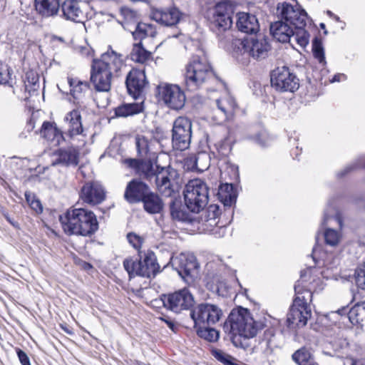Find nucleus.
<instances>
[{
  "mask_svg": "<svg viewBox=\"0 0 365 365\" xmlns=\"http://www.w3.org/2000/svg\"><path fill=\"white\" fill-rule=\"evenodd\" d=\"M25 197L27 203L32 210H34L36 213H41L42 212L43 207L41 203L33 193L26 192Z\"/></svg>",
  "mask_w": 365,
  "mask_h": 365,
  "instance_id": "obj_49",
  "label": "nucleus"
},
{
  "mask_svg": "<svg viewBox=\"0 0 365 365\" xmlns=\"http://www.w3.org/2000/svg\"><path fill=\"white\" fill-rule=\"evenodd\" d=\"M178 174L177 171L170 167L162 168L156 175H154L155 184L159 192L166 196H170L175 187L178 184Z\"/></svg>",
  "mask_w": 365,
  "mask_h": 365,
  "instance_id": "obj_15",
  "label": "nucleus"
},
{
  "mask_svg": "<svg viewBox=\"0 0 365 365\" xmlns=\"http://www.w3.org/2000/svg\"><path fill=\"white\" fill-rule=\"evenodd\" d=\"M157 89L159 98L169 108L178 110L184 107L185 94L178 85L163 83L160 84Z\"/></svg>",
  "mask_w": 365,
  "mask_h": 365,
  "instance_id": "obj_9",
  "label": "nucleus"
},
{
  "mask_svg": "<svg viewBox=\"0 0 365 365\" xmlns=\"http://www.w3.org/2000/svg\"><path fill=\"white\" fill-rule=\"evenodd\" d=\"M123 66L122 55L113 50L103 53L100 59L94 60L91 72V82L94 88L99 92H108L113 78L119 75Z\"/></svg>",
  "mask_w": 365,
  "mask_h": 365,
  "instance_id": "obj_2",
  "label": "nucleus"
},
{
  "mask_svg": "<svg viewBox=\"0 0 365 365\" xmlns=\"http://www.w3.org/2000/svg\"><path fill=\"white\" fill-rule=\"evenodd\" d=\"M346 79V75L344 73H337L334 75L332 79L330 81L331 83L339 82L341 81H345Z\"/></svg>",
  "mask_w": 365,
  "mask_h": 365,
  "instance_id": "obj_59",
  "label": "nucleus"
},
{
  "mask_svg": "<svg viewBox=\"0 0 365 365\" xmlns=\"http://www.w3.org/2000/svg\"><path fill=\"white\" fill-rule=\"evenodd\" d=\"M277 11L282 19L294 27L307 25V14L297 3L294 4L288 2L279 3Z\"/></svg>",
  "mask_w": 365,
  "mask_h": 365,
  "instance_id": "obj_14",
  "label": "nucleus"
},
{
  "mask_svg": "<svg viewBox=\"0 0 365 365\" xmlns=\"http://www.w3.org/2000/svg\"><path fill=\"white\" fill-rule=\"evenodd\" d=\"M233 9L234 4L230 0H222L215 4L209 16L210 26L213 32L220 35L231 28Z\"/></svg>",
  "mask_w": 365,
  "mask_h": 365,
  "instance_id": "obj_7",
  "label": "nucleus"
},
{
  "mask_svg": "<svg viewBox=\"0 0 365 365\" xmlns=\"http://www.w3.org/2000/svg\"><path fill=\"white\" fill-rule=\"evenodd\" d=\"M187 207L193 212H199L208 202V187L204 181L196 178L190 180L184 190Z\"/></svg>",
  "mask_w": 365,
  "mask_h": 365,
  "instance_id": "obj_6",
  "label": "nucleus"
},
{
  "mask_svg": "<svg viewBox=\"0 0 365 365\" xmlns=\"http://www.w3.org/2000/svg\"><path fill=\"white\" fill-rule=\"evenodd\" d=\"M143 201L145 210L150 213H158L163 207L161 200L153 193L149 192Z\"/></svg>",
  "mask_w": 365,
  "mask_h": 365,
  "instance_id": "obj_37",
  "label": "nucleus"
},
{
  "mask_svg": "<svg viewBox=\"0 0 365 365\" xmlns=\"http://www.w3.org/2000/svg\"><path fill=\"white\" fill-rule=\"evenodd\" d=\"M334 212H335V208L334 207H332V206H329L325 210L324 214V218H323V220H322V227L325 226V225L327 224V222L329 220L337 221L339 225V226H341V222L340 219L338 217H334V218H331L330 217Z\"/></svg>",
  "mask_w": 365,
  "mask_h": 365,
  "instance_id": "obj_54",
  "label": "nucleus"
},
{
  "mask_svg": "<svg viewBox=\"0 0 365 365\" xmlns=\"http://www.w3.org/2000/svg\"><path fill=\"white\" fill-rule=\"evenodd\" d=\"M138 269V274L140 277L150 278L156 275L159 272L160 266L154 252L148 251L143 256L140 255Z\"/></svg>",
  "mask_w": 365,
  "mask_h": 365,
  "instance_id": "obj_19",
  "label": "nucleus"
},
{
  "mask_svg": "<svg viewBox=\"0 0 365 365\" xmlns=\"http://www.w3.org/2000/svg\"><path fill=\"white\" fill-rule=\"evenodd\" d=\"M82 4L76 0H66L61 5L63 16L76 22H81L85 17Z\"/></svg>",
  "mask_w": 365,
  "mask_h": 365,
  "instance_id": "obj_24",
  "label": "nucleus"
},
{
  "mask_svg": "<svg viewBox=\"0 0 365 365\" xmlns=\"http://www.w3.org/2000/svg\"><path fill=\"white\" fill-rule=\"evenodd\" d=\"M219 207L216 205H210L202 214V220L204 221V230L213 235L216 237H222L226 232L224 225L217 226L219 221Z\"/></svg>",
  "mask_w": 365,
  "mask_h": 365,
  "instance_id": "obj_17",
  "label": "nucleus"
},
{
  "mask_svg": "<svg viewBox=\"0 0 365 365\" xmlns=\"http://www.w3.org/2000/svg\"><path fill=\"white\" fill-rule=\"evenodd\" d=\"M327 14L331 17V18H333L334 16L335 15L332 11H329V10H327Z\"/></svg>",
  "mask_w": 365,
  "mask_h": 365,
  "instance_id": "obj_63",
  "label": "nucleus"
},
{
  "mask_svg": "<svg viewBox=\"0 0 365 365\" xmlns=\"http://www.w3.org/2000/svg\"><path fill=\"white\" fill-rule=\"evenodd\" d=\"M306 25H299L294 27L293 34L289 42L292 46H299L305 48L309 43L310 34L305 29Z\"/></svg>",
  "mask_w": 365,
  "mask_h": 365,
  "instance_id": "obj_32",
  "label": "nucleus"
},
{
  "mask_svg": "<svg viewBox=\"0 0 365 365\" xmlns=\"http://www.w3.org/2000/svg\"><path fill=\"white\" fill-rule=\"evenodd\" d=\"M56 158L52 161L51 165H63L76 166L78 163V152L75 149L58 150L55 153Z\"/></svg>",
  "mask_w": 365,
  "mask_h": 365,
  "instance_id": "obj_28",
  "label": "nucleus"
},
{
  "mask_svg": "<svg viewBox=\"0 0 365 365\" xmlns=\"http://www.w3.org/2000/svg\"><path fill=\"white\" fill-rule=\"evenodd\" d=\"M180 11L173 8L169 10H155L153 12V19L165 26H173L177 24L180 19Z\"/></svg>",
  "mask_w": 365,
  "mask_h": 365,
  "instance_id": "obj_29",
  "label": "nucleus"
},
{
  "mask_svg": "<svg viewBox=\"0 0 365 365\" xmlns=\"http://www.w3.org/2000/svg\"><path fill=\"white\" fill-rule=\"evenodd\" d=\"M216 103L217 116H215V120L217 123H221L231 117L237 107L235 99L228 94L217 100Z\"/></svg>",
  "mask_w": 365,
  "mask_h": 365,
  "instance_id": "obj_22",
  "label": "nucleus"
},
{
  "mask_svg": "<svg viewBox=\"0 0 365 365\" xmlns=\"http://www.w3.org/2000/svg\"><path fill=\"white\" fill-rule=\"evenodd\" d=\"M172 143L174 149L184 150L189 148L192 135V124L186 117H178L173 123Z\"/></svg>",
  "mask_w": 365,
  "mask_h": 365,
  "instance_id": "obj_10",
  "label": "nucleus"
},
{
  "mask_svg": "<svg viewBox=\"0 0 365 365\" xmlns=\"http://www.w3.org/2000/svg\"><path fill=\"white\" fill-rule=\"evenodd\" d=\"M163 321H164L166 324L168 325V327L173 331H175V323L173 322V321H170V320H168V319H162Z\"/></svg>",
  "mask_w": 365,
  "mask_h": 365,
  "instance_id": "obj_60",
  "label": "nucleus"
},
{
  "mask_svg": "<svg viewBox=\"0 0 365 365\" xmlns=\"http://www.w3.org/2000/svg\"><path fill=\"white\" fill-rule=\"evenodd\" d=\"M81 197L88 204L96 205L105 199V192L98 182H88L81 189Z\"/></svg>",
  "mask_w": 365,
  "mask_h": 365,
  "instance_id": "obj_20",
  "label": "nucleus"
},
{
  "mask_svg": "<svg viewBox=\"0 0 365 365\" xmlns=\"http://www.w3.org/2000/svg\"><path fill=\"white\" fill-rule=\"evenodd\" d=\"M292 359L298 365H318L314 361L313 355L306 348H302L292 354Z\"/></svg>",
  "mask_w": 365,
  "mask_h": 365,
  "instance_id": "obj_36",
  "label": "nucleus"
},
{
  "mask_svg": "<svg viewBox=\"0 0 365 365\" xmlns=\"http://www.w3.org/2000/svg\"><path fill=\"white\" fill-rule=\"evenodd\" d=\"M194 163L196 170L203 172L208 169L210 165V158L205 152L199 153L195 157Z\"/></svg>",
  "mask_w": 365,
  "mask_h": 365,
  "instance_id": "obj_44",
  "label": "nucleus"
},
{
  "mask_svg": "<svg viewBox=\"0 0 365 365\" xmlns=\"http://www.w3.org/2000/svg\"><path fill=\"white\" fill-rule=\"evenodd\" d=\"M212 76V67L206 57L195 55L185 66V83L189 90L195 91Z\"/></svg>",
  "mask_w": 365,
  "mask_h": 365,
  "instance_id": "obj_5",
  "label": "nucleus"
},
{
  "mask_svg": "<svg viewBox=\"0 0 365 365\" xmlns=\"http://www.w3.org/2000/svg\"><path fill=\"white\" fill-rule=\"evenodd\" d=\"M40 134L52 146H58L65 140L63 132L54 122H43Z\"/></svg>",
  "mask_w": 365,
  "mask_h": 365,
  "instance_id": "obj_23",
  "label": "nucleus"
},
{
  "mask_svg": "<svg viewBox=\"0 0 365 365\" xmlns=\"http://www.w3.org/2000/svg\"><path fill=\"white\" fill-rule=\"evenodd\" d=\"M243 54L259 60L267 57L270 46L262 36L245 38L239 47Z\"/></svg>",
  "mask_w": 365,
  "mask_h": 365,
  "instance_id": "obj_13",
  "label": "nucleus"
},
{
  "mask_svg": "<svg viewBox=\"0 0 365 365\" xmlns=\"http://www.w3.org/2000/svg\"><path fill=\"white\" fill-rule=\"evenodd\" d=\"M156 143L155 140L149 139L144 135H137L135 137V145L138 153L143 158H145L150 153H153V146Z\"/></svg>",
  "mask_w": 365,
  "mask_h": 365,
  "instance_id": "obj_33",
  "label": "nucleus"
},
{
  "mask_svg": "<svg viewBox=\"0 0 365 365\" xmlns=\"http://www.w3.org/2000/svg\"><path fill=\"white\" fill-rule=\"evenodd\" d=\"M85 168L84 166H81L78 169L79 172L83 175H85L84 174V171H83V169Z\"/></svg>",
  "mask_w": 365,
  "mask_h": 365,
  "instance_id": "obj_64",
  "label": "nucleus"
},
{
  "mask_svg": "<svg viewBox=\"0 0 365 365\" xmlns=\"http://www.w3.org/2000/svg\"><path fill=\"white\" fill-rule=\"evenodd\" d=\"M151 57V53L145 50L141 42L134 43L130 52L131 59L137 63H144Z\"/></svg>",
  "mask_w": 365,
  "mask_h": 365,
  "instance_id": "obj_38",
  "label": "nucleus"
},
{
  "mask_svg": "<svg viewBox=\"0 0 365 365\" xmlns=\"http://www.w3.org/2000/svg\"><path fill=\"white\" fill-rule=\"evenodd\" d=\"M294 26L283 21H278L271 24L270 32L278 41L289 42L293 34Z\"/></svg>",
  "mask_w": 365,
  "mask_h": 365,
  "instance_id": "obj_27",
  "label": "nucleus"
},
{
  "mask_svg": "<svg viewBox=\"0 0 365 365\" xmlns=\"http://www.w3.org/2000/svg\"><path fill=\"white\" fill-rule=\"evenodd\" d=\"M12 76V69L8 65L0 61V84L12 87L14 81Z\"/></svg>",
  "mask_w": 365,
  "mask_h": 365,
  "instance_id": "obj_41",
  "label": "nucleus"
},
{
  "mask_svg": "<svg viewBox=\"0 0 365 365\" xmlns=\"http://www.w3.org/2000/svg\"><path fill=\"white\" fill-rule=\"evenodd\" d=\"M63 121L66 125V134L70 138L73 139L76 136L83 135L81 115L78 109H73L67 113Z\"/></svg>",
  "mask_w": 365,
  "mask_h": 365,
  "instance_id": "obj_21",
  "label": "nucleus"
},
{
  "mask_svg": "<svg viewBox=\"0 0 365 365\" xmlns=\"http://www.w3.org/2000/svg\"><path fill=\"white\" fill-rule=\"evenodd\" d=\"M266 135L265 133H260L255 137V140L262 145H265L266 141H265Z\"/></svg>",
  "mask_w": 365,
  "mask_h": 365,
  "instance_id": "obj_58",
  "label": "nucleus"
},
{
  "mask_svg": "<svg viewBox=\"0 0 365 365\" xmlns=\"http://www.w3.org/2000/svg\"><path fill=\"white\" fill-rule=\"evenodd\" d=\"M147 83L144 70L133 68L127 75L125 84L128 91L134 98H138Z\"/></svg>",
  "mask_w": 365,
  "mask_h": 365,
  "instance_id": "obj_18",
  "label": "nucleus"
},
{
  "mask_svg": "<svg viewBox=\"0 0 365 365\" xmlns=\"http://www.w3.org/2000/svg\"><path fill=\"white\" fill-rule=\"evenodd\" d=\"M38 76L34 71L31 70L26 73L24 79L25 90L29 93L35 91L38 87Z\"/></svg>",
  "mask_w": 365,
  "mask_h": 365,
  "instance_id": "obj_42",
  "label": "nucleus"
},
{
  "mask_svg": "<svg viewBox=\"0 0 365 365\" xmlns=\"http://www.w3.org/2000/svg\"><path fill=\"white\" fill-rule=\"evenodd\" d=\"M170 263L185 281H192L197 274L198 264L193 255L180 253L170 259Z\"/></svg>",
  "mask_w": 365,
  "mask_h": 365,
  "instance_id": "obj_11",
  "label": "nucleus"
},
{
  "mask_svg": "<svg viewBox=\"0 0 365 365\" xmlns=\"http://www.w3.org/2000/svg\"><path fill=\"white\" fill-rule=\"evenodd\" d=\"M123 267L126 272H128L130 278L134 277L135 276H139L138 261H135L130 257L126 258L123 261Z\"/></svg>",
  "mask_w": 365,
  "mask_h": 365,
  "instance_id": "obj_48",
  "label": "nucleus"
},
{
  "mask_svg": "<svg viewBox=\"0 0 365 365\" xmlns=\"http://www.w3.org/2000/svg\"><path fill=\"white\" fill-rule=\"evenodd\" d=\"M135 39L142 40L146 37H154L156 34L155 27L149 24L138 23L135 29L132 32Z\"/></svg>",
  "mask_w": 365,
  "mask_h": 365,
  "instance_id": "obj_35",
  "label": "nucleus"
},
{
  "mask_svg": "<svg viewBox=\"0 0 365 365\" xmlns=\"http://www.w3.org/2000/svg\"><path fill=\"white\" fill-rule=\"evenodd\" d=\"M365 168V155L359 157L356 160V162L354 163V165L346 167L345 168L344 171L346 173H348L354 168Z\"/></svg>",
  "mask_w": 365,
  "mask_h": 365,
  "instance_id": "obj_55",
  "label": "nucleus"
},
{
  "mask_svg": "<svg viewBox=\"0 0 365 365\" xmlns=\"http://www.w3.org/2000/svg\"><path fill=\"white\" fill-rule=\"evenodd\" d=\"M164 305L175 312L188 309L193 304V297L190 292L183 289L163 298Z\"/></svg>",
  "mask_w": 365,
  "mask_h": 365,
  "instance_id": "obj_16",
  "label": "nucleus"
},
{
  "mask_svg": "<svg viewBox=\"0 0 365 365\" xmlns=\"http://www.w3.org/2000/svg\"><path fill=\"white\" fill-rule=\"evenodd\" d=\"M59 220L68 235L90 236L98 229L96 215L83 208L68 210L64 215L60 216Z\"/></svg>",
  "mask_w": 365,
  "mask_h": 365,
  "instance_id": "obj_4",
  "label": "nucleus"
},
{
  "mask_svg": "<svg viewBox=\"0 0 365 365\" xmlns=\"http://www.w3.org/2000/svg\"><path fill=\"white\" fill-rule=\"evenodd\" d=\"M222 316V309L218 306L210 303H201L195 307L190 312V317L196 328L214 325Z\"/></svg>",
  "mask_w": 365,
  "mask_h": 365,
  "instance_id": "obj_8",
  "label": "nucleus"
},
{
  "mask_svg": "<svg viewBox=\"0 0 365 365\" xmlns=\"http://www.w3.org/2000/svg\"><path fill=\"white\" fill-rule=\"evenodd\" d=\"M228 319L233 344L245 350L250 346L247 341H242L240 338L242 337L245 340L253 338L264 326L262 322L255 321L250 311L242 307L232 310Z\"/></svg>",
  "mask_w": 365,
  "mask_h": 365,
  "instance_id": "obj_3",
  "label": "nucleus"
},
{
  "mask_svg": "<svg viewBox=\"0 0 365 365\" xmlns=\"http://www.w3.org/2000/svg\"><path fill=\"white\" fill-rule=\"evenodd\" d=\"M210 326L197 327V333L200 337L208 341H216L219 339V332L215 329L210 328Z\"/></svg>",
  "mask_w": 365,
  "mask_h": 365,
  "instance_id": "obj_43",
  "label": "nucleus"
},
{
  "mask_svg": "<svg viewBox=\"0 0 365 365\" xmlns=\"http://www.w3.org/2000/svg\"><path fill=\"white\" fill-rule=\"evenodd\" d=\"M341 233L331 228H326L324 231V237L327 245L331 247L336 246L341 240Z\"/></svg>",
  "mask_w": 365,
  "mask_h": 365,
  "instance_id": "obj_46",
  "label": "nucleus"
},
{
  "mask_svg": "<svg viewBox=\"0 0 365 365\" xmlns=\"http://www.w3.org/2000/svg\"><path fill=\"white\" fill-rule=\"evenodd\" d=\"M312 256L317 267L302 272L300 279L294 285L296 297L287 319L292 329L304 327L312 316L309 304L312 300V292L324 287L318 274L327 279H336L338 274L339 259L335 254L314 247Z\"/></svg>",
  "mask_w": 365,
  "mask_h": 365,
  "instance_id": "obj_1",
  "label": "nucleus"
},
{
  "mask_svg": "<svg viewBox=\"0 0 365 365\" xmlns=\"http://www.w3.org/2000/svg\"><path fill=\"white\" fill-rule=\"evenodd\" d=\"M19 359L22 365H31L27 354L21 349L16 351Z\"/></svg>",
  "mask_w": 365,
  "mask_h": 365,
  "instance_id": "obj_56",
  "label": "nucleus"
},
{
  "mask_svg": "<svg viewBox=\"0 0 365 365\" xmlns=\"http://www.w3.org/2000/svg\"><path fill=\"white\" fill-rule=\"evenodd\" d=\"M170 214L173 220L185 222L192 221L190 214L183 210L181 205L173 204L170 206Z\"/></svg>",
  "mask_w": 365,
  "mask_h": 365,
  "instance_id": "obj_40",
  "label": "nucleus"
},
{
  "mask_svg": "<svg viewBox=\"0 0 365 365\" xmlns=\"http://www.w3.org/2000/svg\"><path fill=\"white\" fill-rule=\"evenodd\" d=\"M271 83L279 91L294 92L299 87V79L287 66L277 67L272 71Z\"/></svg>",
  "mask_w": 365,
  "mask_h": 365,
  "instance_id": "obj_12",
  "label": "nucleus"
},
{
  "mask_svg": "<svg viewBox=\"0 0 365 365\" xmlns=\"http://www.w3.org/2000/svg\"><path fill=\"white\" fill-rule=\"evenodd\" d=\"M67 80L70 86L71 95L76 99L82 98L88 90V83L72 77H68Z\"/></svg>",
  "mask_w": 365,
  "mask_h": 365,
  "instance_id": "obj_34",
  "label": "nucleus"
},
{
  "mask_svg": "<svg viewBox=\"0 0 365 365\" xmlns=\"http://www.w3.org/2000/svg\"><path fill=\"white\" fill-rule=\"evenodd\" d=\"M143 110V105L140 103H128L118 106L115 109V115L118 117H127Z\"/></svg>",
  "mask_w": 365,
  "mask_h": 365,
  "instance_id": "obj_39",
  "label": "nucleus"
},
{
  "mask_svg": "<svg viewBox=\"0 0 365 365\" xmlns=\"http://www.w3.org/2000/svg\"><path fill=\"white\" fill-rule=\"evenodd\" d=\"M312 52L314 58L322 65L326 64L324 50L321 39L314 38L312 41Z\"/></svg>",
  "mask_w": 365,
  "mask_h": 365,
  "instance_id": "obj_45",
  "label": "nucleus"
},
{
  "mask_svg": "<svg viewBox=\"0 0 365 365\" xmlns=\"http://www.w3.org/2000/svg\"><path fill=\"white\" fill-rule=\"evenodd\" d=\"M355 278L356 285L359 288L365 289V262L356 269Z\"/></svg>",
  "mask_w": 365,
  "mask_h": 365,
  "instance_id": "obj_52",
  "label": "nucleus"
},
{
  "mask_svg": "<svg viewBox=\"0 0 365 365\" xmlns=\"http://www.w3.org/2000/svg\"><path fill=\"white\" fill-rule=\"evenodd\" d=\"M149 193L148 187L143 182L133 180L126 187L125 197L130 202L143 200Z\"/></svg>",
  "mask_w": 365,
  "mask_h": 365,
  "instance_id": "obj_26",
  "label": "nucleus"
},
{
  "mask_svg": "<svg viewBox=\"0 0 365 365\" xmlns=\"http://www.w3.org/2000/svg\"><path fill=\"white\" fill-rule=\"evenodd\" d=\"M120 14L124 19V24H135L138 21L137 13L129 8H122L120 9Z\"/></svg>",
  "mask_w": 365,
  "mask_h": 365,
  "instance_id": "obj_51",
  "label": "nucleus"
},
{
  "mask_svg": "<svg viewBox=\"0 0 365 365\" xmlns=\"http://www.w3.org/2000/svg\"><path fill=\"white\" fill-rule=\"evenodd\" d=\"M319 27L324 30V34L325 35H327L328 34V31L326 30V26H325V24L324 23H321L319 24Z\"/></svg>",
  "mask_w": 365,
  "mask_h": 365,
  "instance_id": "obj_62",
  "label": "nucleus"
},
{
  "mask_svg": "<svg viewBox=\"0 0 365 365\" xmlns=\"http://www.w3.org/2000/svg\"><path fill=\"white\" fill-rule=\"evenodd\" d=\"M61 0H35L36 11L43 17L57 15L60 9Z\"/></svg>",
  "mask_w": 365,
  "mask_h": 365,
  "instance_id": "obj_30",
  "label": "nucleus"
},
{
  "mask_svg": "<svg viewBox=\"0 0 365 365\" xmlns=\"http://www.w3.org/2000/svg\"><path fill=\"white\" fill-rule=\"evenodd\" d=\"M236 17V25L241 32L255 34L259 31V25L255 15L247 12H238Z\"/></svg>",
  "mask_w": 365,
  "mask_h": 365,
  "instance_id": "obj_25",
  "label": "nucleus"
},
{
  "mask_svg": "<svg viewBox=\"0 0 365 365\" xmlns=\"http://www.w3.org/2000/svg\"><path fill=\"white\" fill-rule=\"evenodd\" d=\"M275 336V330L273 328L267 329L264 333V339L267 341V345H269L272 338Z\"/></svg>",
  "mask_w": 365,
  "mask_h": 365,
  "instance_id": "obj_57",
  "label": "nucleus"
},
{
  "mask_svg": "<svg viewBox=\"0 0 365 365\" xmlns=\"http://www.w3.org/2000/svg\"><path fill=\"white\" fill-rule=\"evenodd\" d=\"M232 191V185L231 184H225L220 188V195L225 200V205H231L235 202L236 197L231 192Z\"/></svg>",
  "mask_w": 365,
  "mask_h": 365,
  "instance_id": "obj_47",
  "label": "nucleus"
},
{
  "mask_svg": "<svg viewBox=\"0 0 365 365\" xmlns=\"http://www.w3.org/2000/svg\"><path fill=\"white\" fill-rule=\"evenodd\" d=\"M340 315L347 314V317L352 324L362 323L365 320V302L354 305L349 312L346 307H343L337 311Z\"/></svg>",
  "mask_w": 365,
  "mask_h": 365,
  "instance_id": "obj_31",
  "label": "nucleus"
},
{
  "mask_svg": "<svg viewBox=\"0 0 365 365\" xmlns=\"http://www.w3.org/2000/svg\"><path fill=\"white\" fill-rule=\"evenodd\" d=\"M213 356L225 365H238L235 363V359L221 350H214Z\"/></svg>",
  "mask_w": 365,
  "mask_h": 365,
  "instance_id": "obj_50",
  "label": "nucleus"
},
{
  "mask_svg": "<svg viewBox=\"0 0 365 365\" xmlns=\"http://www.w3.org/2000/svg\"><path fill=\"white\" fill-rule=\"evenodd\" d=\"M83 267L84 269H90L92 268V265L87 262H83Z\"/></svg>",
  "mask_w": 365,
  "mask_h": 365,
  "instance_id": "obj_61",
  "label": "nucleus"
},
{
  "mask_svg": "<svg viewBox=\"0 0 365 365\" xmlns=\"http://www.w3.org/2000/svg\"><path fill=\"white\" fill-rule=\"evenodd\" d=\"M127 239L131 246L135 250H140L143 242V239L135 233L130 232L127 235Z\"/></svg>",
  "mask_w": 365,
  "mask_h": 365,
  "instance_id": "obj_53",
  "label": "nucleus"
}]
</instances>
